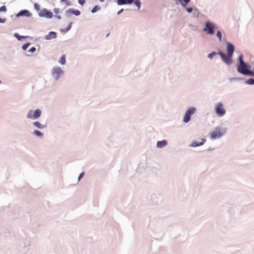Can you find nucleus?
I'll list each match as a JSON object with an SVG mask.
<instances>
[{
  "label": "nucleus",
  "mask_w": 254,
  "mask_h": 254,
  "mask_svg": "<svg viewBox=\"0 0 254 254\" xmlns=\"http://www.w3.org/2000/svg\"><path fill=\"white\" fill-rule=\"evenodd\" d=\"M238 60L239 65L237 67L238 71L245 75H252V71L250 69V66L244 62L242 55L239 57Z\"/></svg>",
  "instance_id": "f257e3e1"
},
{
  "label": "nucleus",
  "mask_w": 254,
  "mask_h": 254,
  "mask_svg": "<svg viewBox=\"0 0 254 254\" xmlns=\"http://www.w3.org/2000/svg\"><path fill=\"white\" fill-rule=\"evenodd\" d=\"M215 28L216 26L214 23L210 22H206L205 27L203 28V30L207 34L212 35L214 34Z\"/></svg>",
  "instance_id": "f03ea898"
},
{
  "label": "nucleus",
  "mask_w": 254,
  "mask_h": 254,
  "mask_svg": "<svg viewBox=\"0 0 254 254\" xmlns=\"http://www.w3.org/2000/svg\"><path fill=\"white\" fill-rule=\"evenodd\" d=\"M225 129L216 127L214 130L210 133V137L212 139H216L221 137L225 133Z\"/></svg>",
  "instance_id": "7ed1b4c3"
},
{
  "label": "nucleus",
  "mask_w": 254,
  "mask_h": 254,
  "mask_svg": "<svg viewBox=\"0 0 254 254\" xmlns=\"http://www.w3.org/2000/svg\"><path fill=\"white\" fill-rule=\"evenodd\" d=\"M41 115V111L39 109H37L34 112L30 110L27 114V117L28 119H36L39 118Z\"/></svg>",
  "instance_id": "20e7f679"
},
{
  "label": "nucleus",
  "mask_w": 254,
  "mask_h": 254,
  "mask_svg": "<svg viewBox=\"0 0 254 254\" xmlns=\"http://www.w3.org/2000/svg\"><path fill=\"white\" fill-rule=\"evenodd\" d=\"M216 114L220 117L223 116L225 115L226 111L223 107V105L222 103H218L215 106Z\"/></svg>",
  "instance_id": "39448f33"
},
{
  "label": "nucleus",
  "mask_w": 254,
  "mask_h": 254,
  "mask_svg": "<svg viewBox=\"0 0 254 254\" xmlns=\"http://www.w3.org/2000/svg\"><path fill=\"white\" fill-rule=\"evenodd\" d=\"M196 109L194 107H190L186 111L185 115L184 118V121L185 123H188L190 120L191 115H193L195 112Z\"/></svg>",
  "instance_id": "423d86ee"
},
{
  "label": "nucleus",
  "mask_w": 254,
  "mask_h": 254,
  "mask_svg": "<svg viewBox=\"0 0 254 254\" xmlns=\"http://www.w3.org/2000/svg\"><path fill=\"white\" fill-rule=\"evenodd\" d=\"M218 54L220 56L223 61L227 64H230L232 62V56H230L229 55H226L222 52L219 51L218 52Z\"/></svg>",
  "instance_id": "0eeeda50"
},
{
  "label": "nucleus",
  "mask_w": 254,
  "mask_h": 254,
  "mask_svg": "<svg viewBox=\"0 0 254 254\" xmlns=\"http://www.w3.org/2000/svg\"><path fill=\"white\" fill-rule=\"evenodd\" d=\"M63 73V71L60 67H54L53 69L52 75L56 80H57Z\"/></svg>",
  "instance_id": "6e6552de"
},
{
  "label": "nucleus",
  "mask_w": 254,
  "mask_h": 254,
  "mask_svg": "<svg viewBox=\"0 0 254 254\" xmlns=\"http://www.w3.org/2000/svg\"><path fill=\"white\" fill-rule=\"evenodd\" d=\"M39 15L41 17H45L48 18H51L53 16V13L46 9H44L39 12Z\"/></svg>",
  "instance_id": "1a4fd4ad"
},
{
  "label": "nucleus",
  "mask_w": 254,
  "mask_h": 254,
  "mask_svg": "<svg viewBox=\"0 0 254 254\" xmlns=\"http://www.w3.org/2000/svg\"><path fill=\"white\" fill-rule=\"evenodd\" d=\"M226 46V49L228 55L232 56L234 51L233 45L230 43H227Z\"/></svg>",
  "instance_id": "9d476101"
},
{
  "label": "nucleus",
  "mask_w": 254,
  "mask_h": 254,
  "mask_svg": "<svg viewBox=\"0 0 254 254\" xmlns=\"http://www.w3.org/2000/svg\"><path fill=\"white\" fill-rule=\"evenodd\" d=\"M201 141L198 142L196 141H193L191 142L190 146L193 147H197L198 146H200L204 143L205 142V139L202 138L201 139Z\"/></svg>",
  "instance_id": "9b49d317"
},
{
  "label": "nucleus",
  "mask_w": 254,
  "mask_h": 254,
  "mask_svg": "<svg viewBox=\"0 0 254 254\" xmlns=\"http://www.w3.org/2000/svg\"><path fill=\"white\" fill-rule=\"evenodd\" d=\"M57 37V34L55 32H50L48 35H46L45 39L47 40H50L52 39H55Z\"/></svg>",
  "instance_id": "f8f14e48"
},
{
  "label": "nucleus",
  "mask_w": 254,
  "mask_h": 254,
  "mask_svg": "<svg viewBox=\"0 0 254 254\" xmlns=\"http://www.w3.org/2000/svg\"><path fill=\"white\" fill-rule=\"evenodd\" d=\"M167 144V141L166 140L158 141L157 143V146L159 148H162Z\"/></svg>",
  "instance_id": "ddd939ff"
},
{
  "label": "nucleus",
  "mask_w": 254,
  "mask_h": 254,
  "mask_svg": "<svg viewBox=\"0 0 254 254\" xmlns=\"http://www.w3.org/2000/svg\"><path fill=\"white\" fill-rule=\"evenodd\" d=\"M18 15H26L29 16L30 15V13L29 11L27 10H23L21 11L18 14Z\"/></svg>",
  "instance_id": "4468645a"
},
{
  "label": "nucleus",
  "mask_w": 254,
  "mask_h": 254,
  "mask_svg": "<svg viewBox=\"0 0 254 254\" xmlns=\"http://www.w3.org/2000/svg\"><path fill=\"white\" fill-rule=\"evenodd\" d=\"M68 11L70 13L73 14L76 16L79 15L80 14V11L78 10H69Z\"/></svg>",
  "instance_id": "2eb2a0df"
},
{
  "label": "nucleus",
  "mask_w": 254,
  "mask_h": 254,
  "mask_svg": "<svg viewBox=\"0 0 254 254\" xmlns=\"http://www.w3.org/2000/svg\"><path fill=\"white\" fill-rule=\"evenodd\" d=\"M181 4L183 7H186V5L190 2V0H179Z\"/></svg>",
  "instance_id": "dca6fc26"
},
{
  "label": "nucleus",
  "mask_w": 254,
  "mask_h": 254,
  "mask_svg": "<svg viewBox=\"0 0 254 254\" xmlns=\"http://www.w3.org/2000/svg\"><path fill=\"white\" fill-rule=\"evenodd\" d=\"M65 56L63 55L60 59L59 63L62 64H65Z\"/></svg>",
  "instance_id": "f3484780"
},
{
  "label": "nucleus",
  "mask_w": 254,
  "mask_h": 254,
  "mask_svg": "<svg viewBox=\"0 0 254 254\" xmlns=\"http://www.w3.org/2000/svg\"><path fill=\"white\" fill-rule=\"evenodd\" d=\"M33 125L35 127L38 128H42L43 127L41 125V124L38 122H35L33 123Z\"/></svg>",
  "instance_id": "a211bd4d"
},
{
  "label": "nucleus",
  "mask_w": 254,
  "mask_h": 254,
  "mask_svg": "<svg viewBox=\"0 0 254 254\" xmlns=\"http://www.w3.org/2000/svg\"><path fill=\"white\" fill-rule=\"evenodd\" d=\"M129 2H125V0H117L118 5L127 4Z\"/></svg>",
  "instance_id": "6ab92c4d"
},
{
  "label": "nucleus",
  "mask_w": 254,
  "mask_h": 254,
  "mask_svg": "<svg viewBox=\"0 0 254 254\" xmlns=\"http://www.w3.org/2000/svg\"><path fill=\"white\" fill-rule=\"evenodd\" d=\"M247 84L253 85L254 84V79L250 78L246 81Z\"/></svg>",
  "instance_id": "aec40b11"
},
{
  "label": "nucleus",
  "mask_w": 254,
  "mask_h": 254,
  "mask_svg": "<svg viewBox=\"0 0 254 254\" xmlns=\"http://www.w3.org/2000/svg\"><path fill=\"white\" fill-rule=\"evenodd\" d=\"M100 9V7L99 6H98V5H96L91 10V12L92 13H94V12L97 11L98 10H99Z\"/></svg>",
  "instance_id": "412c9836"
},
{
  "label": "nucleus",
  "mask_w": 254,
  "mask_h": 254,
  "mask_svg": "<svg viewBox=\"0 0 254 254\" xmlns=\"http://www.w3.org/2000/svg\"><path fill=\"white\" fill-rule=\"evenodd\" d=\"M216 36L218 38L219 41L221 42L222 41V34L220 31H218L216 33Z\"/></svg>",
  "instance_id": "4be33fe9"
},
{
  "label": "nucleus",
  "mask_w": 254,
  "mask_h": 254,
  "mask_svg": "<svg viewBox=\"0 0 254 254\" xmlns=\"http://www.w3.org/2000/svg\"><path fill=\"white\" fill-rule=\"evenodd\" d=\"M34 134H35L37 136H41L42 135V133L39 130H35L34 131Z\"/></svg>",
  "instance_id": "5701e85b"
},
{
  "label": "nucleus",
  "mask_w": 254,
  "mask_h": 254,
  "mask_svg": "<svg viewBox=\"0 0 254 254\" xmlns=\"http://www.w3.org/2000/svg\"><path fill=\"white\" fill-rule=\"evenodd\" d=\"M134 4L138 7V9L140 7L141 2L139 0H135Z\"/></svg>",
  "instance_id": "b1692460"
},
{
  "label": "nucleus",
  "mask_w": 254,
  "mask_h": 254,
  "mask_svg": "<svg viewBox=\"0 0 254 254\" xmlns=\"http://www.w3.org/2000/svg\"><path fill=\"white\" fill-rule=\"evenodd\" d=\"M34 7L37 11H39L40 9V6L37 3H34Z\"/></svg>",
  "instance_id": "393cba45"
},
{
  "label": "nucleus",
  "mask_w": 254,
  "mask_h": 254,
  "mask_svg": "<svg viewBox=\"0 0 254 254\" xmlns=\"http://www.w3.org/2000/svg\"><path fill=\"white\" fill-rule=\"evenodd\" d=\"M29 45H30V43H26V44H24L23 45V46H22L23 49L24 50H26L28 48Z\"/></svg>",
  "instance_id": "a878e982"
},
{
  "label": "nucleus",
  "mask_w": 254,
  "mask_h": 254,
  "mask_svg": "<svg viewBox=\"0 0 254 254\" xmlns=\"http://www.w3.org/2000/svg\"><path fill=\"white\" fill-rule=\"evenodd\" d=\"M6 7L5 6H2L0 7V12H6Z\"/></svg>",
  "instance_id": "bb28decb"
},
{
  "label": "nucleus",
  "mask_w": 254,
  "mask_h": 254,
  "mask_svg": "<svg viewBox=\"0 0 254 254\" xmlns=\"http://www.w3.org/2000/svg\"><path fill=\"white\" fill-rule=\"evenodd\" d=\"M216 53L215 52H212L208 54V57L210 59H212L213 57L216 55Z\"/></svg>",
  "instance_id": "cd10ccee"
},
{
  "label": "nucleus",
  "mask_w": 254,
  "mask_h": 254,
  "mask_svg": "<svg viewBox=\"0 0 254 254\" xmlns=\"http://www.w3.org/2000/svg\"><path fill=\"white\" fill-rule=\"evenodd\" d=\"M78 1L80 5H83L86 1L85 0H78Z\"/></svg>",
  "instance_id": "c85d7f7f"
},
{
  "label": "nucleus",
  "mask_w": 254,
  "mask_h": 254,
  "mask_svg": "<svg viewBox=\"0 0 254 254\" xmlns=\"http://www.w3.org/2000/svg\"><path fill=\"white\" fill-rule=\"evenodd\" d=\"M36 51V48L34 47L31 48L28 51L29 52H34Z\"/></svg>",
  "instance_id": "c756f323"
},
{
  "label": "nucleus",
  "mask_w": 254,
  "mask_h": 254,
  "mask_svg": "<svg viewBox=\"0 0 254 254\" xmlns=\"http://www.w3.org/2000/svg\"><path fill=\"white\" fill-rule=\"evenodd\" d=\"M54 11L55 13L56 14H58L60 12V10L58 8H55L54 9Z\"/></svg>",
  "instance_id": "7c9ffc66"
},
{
  "label": "nucleus",
  "mask_w": 254,
  "mask_h": 254,
  "mask_svg": "<svg viewBox=\"0 0 254 254\" xmlns=\"http://www.w3.org/2000/svg\"><path fill=\"white\" fill-rule=\"evenodd\" d=\"M192 10V8L191 7H188L187 8V11L189 13L191 12Z\"/></svg>",
  "instance_id": "2f4dec72"
},
{
  "label": "nucleus",
  "mask_w": 254,
  "mask_h": 254,
  "mask_svg": "<svg viewBox=\"0 0 254 254\" xmlns=\"http://www.w3.org/2000/svg\"><path fill=\"white\" fill-rule=\"evenodd\" d=\"M83 175H84V173L83 172L81 173L78 177V180H79L82 177H83Z\"/></svg>",
  "instance_id": "473e14b6"
},
{
  "label": "nucleus",
  "mask_w": 254,
  "mask_h": 254,
  "mask_svg": "<svg viewBox=\"0 0 254 254\" xmlns=\"http://www.w3.org/2000/svg\"><path fill=\"white\" fill-rule=\"evenodd\" d=\"M125 0V2H128V1L129 2H129H128V4H131V3H132V2L134 0Z\"/></svg>",
  "instance_id": "72a5a7b5"
},
{
  "label": "nucleus",
  "mask_w": 254,
  "mask_h": 254,
  "mask_svg": "<svg viewBox=\"0 0 254 254\" xmlns=\"http://www.w3.org/2000/svg\"><path fill=\"white\" fill-rule=\"evenodd\" d=\"M15 37H17V38L18 39V40H20L21 38H25V37L24 36H22V37H19L18 35H15Z\"/></svg>",
  "instance_id": "f704fd0d"
},
{
  "label": "nucleus",
  "mask_w": 254,
  "mask_h": 254,
  "mask_svg": "<svg viewBox=\"0 0 254 254\" xmlns=\"http://www.w3.org/2000/svg\"><path fill=\"white\" fill-rule=\"evenodd\" d=\"M5 22V20L0 18V23H4Z\"/></svg>",
  "instance_id": "c9c22d12"
},
{
  "label": "nucleus",
  "mask_w": 254,
  "mask_h": 254,
  "mask_svg": "<svg viewBox=\"0 0 254 254\" xmlns=\"http://www.w3.org/2000/svg\"><path fill=\"white\" fill-rule=\"evenodd\" d=\"M123 11V9H121L120 10H119L118 12V14H120L121 12H122Z\"/></svg>",
  "instance_id": "e433bc0d"
},
{
  "label": "nucleus",
  "mask_w": 254,
  "mask_h": 254,
  "mask_svg": "<svg viewBox=\"0 0 254 254\" xmlns=\"http://www.w3.org/2000/svg\"><path fill=\"white\" fill-rule=\"evenodd\" d=\"M100 0V1H101V2H103V1H104V0Z\"/></svg>",
  "instance_id": "4c0bfd02"
},
{
  "label": "nucleus",
  "mask_w": 254,
  "mask_h": 254,
  "mask_svg": "<svg viewBox=\"0 0 254 254\" xmlns=\"http://www.w3.org/2000/svg\"><path fill=\"white\" fill-rule=\"evenodd\" d=\"M70 28V25L69 26V27L68 28V30Z\"/></svg>",
  "instance_id": "58836bf2"
},
{
  "label": "nucleus",
  "mask_w": 254,
  "mask_h": 254,
  "mask_svg": "<svg viewBox=\"0 0 254 254\" xmlns=\"http://www.w3.org/2000/svg\"><path fill=\"white\" fill-rule=\"evenodd\" d=\"M58 18L59 19H60V18H61V17H60V16H58Z\"/></svg>",
  "instance_id": "ea45409f"
},
{
  "label": "nucleus",
  "mask_w": 254,
  "mask_h": 254,
  "mask_svg": "<svg viewBox=\"0 0 254 254\" xmlns=\"http://www.w3.org/2000/svg\"><path fill=\"white\" fill-rule=\"evenodd\" d=\"M62 1H64L65 0H61Z\"/></svg>",
  "instance_id": "a19ab883"
}]
</instances>
